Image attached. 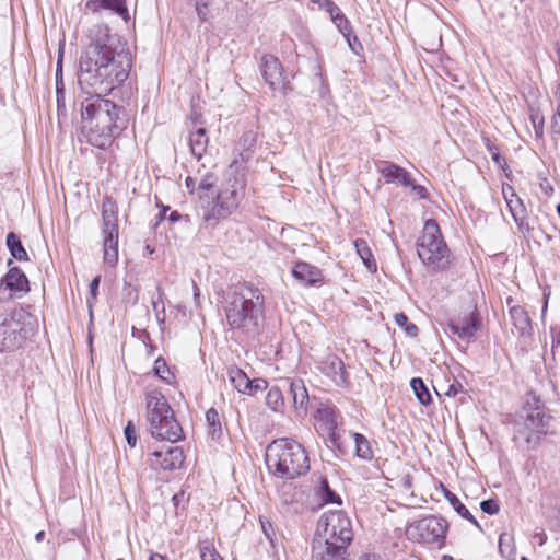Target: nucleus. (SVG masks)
I'll list each match as a JSON object with an SVG mask.
<instances>
[{"mask_svg": "<svg viewBox=\"0 0 560 560\" xmlns=\"http://www.w3.org/2000/svg\"><path fill=\"white\" fill-rule=\"evenodd\" d=\"M244 182L235 175H229L221 184L215 196L203 207L202 219L209 224H217L219 220L233 213L243 198Z\"/></svg>", "mask_w": 560, "mask_h": 560, "instance_id": "nucleus-7", "label": "nucleus"}, {"mask_svg": "<svg viewBox=\"0 0 560 560\" xmlns=\"http://www.w3.org/2000/svg\"><path fill=\"white\" fill-rule=\"evenodd\" d=\"M314 419L317 431L327 434L330 441L337 445L336 429L338 425V416L335 408L328 404H320L314 415Z\"/></svg>", "mask_w": 560, "mask_h": 560, "instance_id": "nucleus-15", "label": "nucleus"}, {"mask_svg": "<svg viewBox=\"0 0 560 560\" xmlns=\"http://www.w3.org/2000/svg\"><path fill=\"white\" fill-rule=\"evenodd\" d=\"M316 494L322 500L323 503H338L341 504L340 498L332 491L328 485L326 479L320 480V485L316 490Z\"/></svg>", "mask_w": 560, "mask_h": 560, "instance_id": "nucleus-36", "label": "nucleus"}, {"mask_svg": "<svg viewBox=\"0 0 560 560\" xmlns=\"http://www.w3.org/2000/svg\"><path fill=\"white\" fill-rule=\"evenodd\" d=\"M259 521L265 536L267 537L268 540L272 542L275 532L271 522L262 516H260Z\"/></svg>", "mask_w": 560, "mask_h": 560, "instance_id": "nucleus-45", "label": "nucleus"}, {"mask_svg": "<svg viewBox=\"0 0 560 560\" xmlns=\"http://www.w3.org/2000/svg\"><path fill=\"white\" fill-rule=\"evenodd\" d=\"M412 190L422 199H425L428 196H427V189L425 187L423 186H420V185H416L413 184V182L411 180V185H409Z\"/></svg>", "mask_w": 560, "mask_h": 560, "instance_id": "nucleus-54", "label": "nucleus"}, {"mask_svg": "<svg viewBox=\"0 0 560 560\" xmlns=\"http://www.w3.org/2000/svg\"><path fill=\"white\" fill-rule=\"evenodd\" d=\"M502 192L506 201L508 208L520 229L528 226L526 219V209L523 205L522 199L515 194L512 186H503Z\"/></svg>", "mask_w": 560, "mask_h": 560, "instance_id": "nucleus-18", "label": "nucleus"}, {"mask_svg": "<svg viewBox=\"0 0 560 560\" xmlns=\"http://www.w3.org/2000/svg\"><path fill=\"white\" fill-rule=\"evenodd\" d=\"M266 405L275 412H279L284 407V399L280 388L270 387L266 395Z\"/></svg>", "mask_w": 560, "mask_h": 560, "instance_id": "nucleus-34", "label": "nucleus"}, {"mask_svg": "<svg viewBox=\"0 0 560 560\" xmlns=\"http://www.w3.org/2000/svg\"><path fill=\"white\" fill-rule=\"evenodd\" d=\"M551 130L555 135H560V108L558 107L556 115L551 120Z\"/></svg>", "mask_w": 560, "mask_h": 560, "instance_id": "nucleus-49", "label": "nucleus"}, {"mask_svg": "<svg viewBox=\"0 0 560 560\" xmlns=\"http://www.w3.org/2000/svg\"><path fill=\"white\" fill-rule=\"evenodd\" d=\"M355 444V455L362 459L372 458V450L368 439L360 433H350Z\"/></svg>", "mask_w": 560, "mask_h": 560, "instance_id": "nucleus-33", "label": "nucleus"}, {"mask_svg": "<svg viewBox=\"0 0 560 560\" xmlns=\"http://www.w3.org/2000/svg\"><path fill=\"white\" fill-rule=\"evenodd\" d=\"M441 389L445 396L455 397L463 389V385L458 381L453 380L450 384L441 385Z\"/></svg>", "mask_w": 560, "mask_h": 560, "instance_id": "nucleus-41", "label": "nucleus"}, {"mask_svg": "<svg viewBox=\"0 0 560 560\" xmlns=\"http://www.w3.org/2000/svg\"><path fill=\"white\" fill-rule=\"evenodd\" d=\"M510 316L513 326L520 331L522 335L529 334L530 318L524 307L516 305L510 308Z\"/></svg>", "mask_w": 560, "mask_h": 560, "instance_id": "nucleus-24", "label": "nucleus"}, {"mask_svg": "<svg viewBox=\"0 0 560 560\" xmlns=\"http://www.w3.org/2000/svg\"><path fill=\"white\" fill-rule=\"evenodd\" d=\"M377 170L383 175L386 183H392L406 187L411 185L410 174L405 168L392 162L381 161L380 163H377Z\"/></svg>", "mask_w": 560, "mask_h": 560, "instance_id": "nucleus-19", "label": "nucleus"}, {"mask_svg": "<svg viewBox=\"0 0 560 560\" xmlns=\"http://www.w3.org/2000/svg\"><path fill=\"white\" fill-rule=\"evenodd\" d=\"M533 540L536 541L539 546H544L547 541V535L544 530L536 532L533 535Z\"/></svg>", "mask_w": 560, "mask_h": 560, "instance_id": "nucleus-53", "label": "nucleus"}, {"mask_svg": "<svg viewBox=\"0 0 560 560\" xmlns=\"http://www.w3.org/2000/svg\"><path fill=\"white\" fill-rule=\"evenodd\" d=\"M196 182H197V178H192V177L188 176V177L186 178V187H187L188 189H191V190H192V189L195 188Z\"/></svg>", "mask_w": 560, "mask_h": 560, "instance_id": "nucleus-58", "label": "nucleus"}, {"mask_svg": "<svg viewBox=\"0 0 560 560\" xmlns=\"http://www.w3.org/2000/svg\"><path fill=\"white\" fill-rule=\"evenodd\" d=\"M194 289H195L194 296H195V300L197 301L199 299V289L197 288V285L195 283H194Z\"/></svg>", "mask_w": 560, "mask_h": 560, "instance_id": "nucleus-62", "label": "nucleus"}, {"mask_svg": "<svg viewBox=\"0 0 560 560\" xmlns=\"http://www.w3.org/2000/svg\"><path fill=\"white\" fill-rule=\"evenodd\" d=\"M61 73H62V60H61V57H60L58 59V62H57L56 80H58L59 77L61 78ZM57 92H59V81H57Z\"/></svg>", "mask_w": 560, "mask_h": 560, "instance_id": "nucleus-57", "label": "nucleus"}, {"mask_svg": "<svg viewBox=\"0 0 560 560\" xmlns=\"http://www.w3.org/2000/svg\"><path fill=\"white\" fill-rule=\"evenodd\" d=\"M184 459V453L180 447L170 446L166 450L152 452L149 457V464L154 469L174 470L182 467Z\"/></svg>", "mask_w": 560, "mask_h": 560, "instance_id": "nucleus-13", "label": "nucleus"}, {"mask_svg": "<svg viewBox=\"0 0 560 560\" xmlns=\"http://www.w3.org/2000/svg\"><path fill=\"white\" fill-rule=\"evenodd\" d=\"M447 522L439 516L429 515L407 526L406 536L420 544L442 548L445 545Z\"/></svg>", "mask_w": 560, "mask_h": 560, "instance_id": "nucleus-10", "label": "nucleus"}, {"mask_svg": "<svg viewBox=\"0 0 560 560\" xmlns=\"http://www.w3.org/2000/svg\"><path fill=\"white\" fill-rule=\"evenodd\" d=\"M153 371H154V374L156 376H159L165 383H167V384L172 383L174 375L170 371L165 360H163L162 358H159L155 360Z\"/></svg>", "mask_w": 560, "mask_h": 560, "instance_id": "nucleus-38", "label": "nucleus"}, {"mask_svg": "<svg viewBox=\"0 0 560 560\" xmlns=\"http://www.w3.org/2000/svg\"><path fill=\"white\" fill-rule=\"evenodd\" d=\"M257 143V135L253 131H246L241 137L237 150L240 151V158L243 162H247L252 159Z\"/></svg>", "mask_w": 560, "mask_h": 560, "instance_id": "nucleus-26", "label": "nucleus"}, {"mask_svg": "<svg viewBox=\"0 0 560 560\" xmlns=\"http://www.w3.org/2000/svg\"><path fill=\"white\" fill-rule=\"evenodd\" d=\"M480 318L476 310L468 311L463 316L453 318L448 323V329L460 339H470L480 329Z\"/></svg>", "mask_w": 560, "mask_h": 560, "instance_id": "nucleus-14", "label": "nucleus"}, {"mask_svg": "<svg viewBox=\"0 0 560 560\" xmlns=\"http://www.w3.org/2000/svg\"><path fill=\"white\" fill-rule=\"evenodd\" d=\"M189 145L192 155L198 160L201 159L208 147V137L205 128H198L190 133Z\"/></svg>", "mask_w": 560, "mask_h": 560, "instance_id": "nucleus-25", "label": "nucleus"}, {"mask_svg": "<svg viewBox=\"0 0 560 560\" xmlns=\"http://www.w3.org/2000/svg\"><path fill=\"white\" fill-rule=\"evenodd\" d=\"M492 159H493L495 162H499V160H500V154H499V153H493V154H492Z\"/></svg>", "mask_w": 560, "mask_h": 560, "instance_id": "nucleus-63", "label": "nucleus"}, {"mask_svg": "<svg viewBox=\"0 0 560 560\" xmlns=\"http://www.w3.org/2000/svg\"><path fill=\"white\" fill-rule=\"evenodd\" d=\"M32 315L14 308L0 315V352L20 349L32 332Z\"/></svg>", "mask_w": 560, "mask_h": 560, "instance_id": "nucleus-8", "label": "nucleus"}, {"mask_svg": "<svg viewBox=\"0 0 560 560\" xmlns=\"http://www.w3.org/2000/svg\"><path fill=\"white\" fill-rule=\"evenodd\" d=\"M7 246L10 250L11 255L15 259H18V260H27L28 259V255H27L25 248L23 247L20 237L15 233L10 232L7 235Z\"/></svg>", "mask_w": 560, "mask_h": 560, "instance_id": "nucleus-30", "label": "nucleus"}, {"mask_svg": "<svg viewBox=\"0 0 560 560\" xmlns=\"http://www.w3.org/2000/svg\"><path fill=\"white\" fill-rule=\"evenodd\" d=\"M159 291H161L160 288H158ZM152 308L155 313V317L158 319V322L160 323H164L165 320V307H164V302L162 300V293L159 292V296L156 299H153L152 300Z\"/></svg>", "mask_w": 560, "mask_h": 560, "instance_id": "nucleus-40", "label": "nucleus"}, {"mask_svg": "<svg viewBox=\"0 0 560 560\" xmlns=\"http://www.w3.org/2000/svg\"><path fill=\"white\" fill-rule=\"evenodd\" d=\"M311 2L318 5L319 9L327 10L332 2V0H310Z\"/></svg>", "mask_w": 560, "mask_h": 560, "instance_id": "nucleus-56", "label": "nucleus"}, {"mask_svg": "<svg viewBox=\"0 0 560 560\" xmlns=\"http://www.w3.org/2000/svg\"><path fill=\"white\" fill-rule=\"evenodd\" d=\"M318 369L326 374L338 386L348 385V374L345 371V364L340 358L335 354H328L319 362Z\"/></svg>", "mask_w": 560, "mask_h": 560, "instance_id": "nucleus-16", "label": "nucleus"}, {"mask_svg": "<svg viewBox=\"0 0 560 560\" xmlns=\"http://www.w3.org/2000/svg\"><path fill=\"white\" fill-rule=\"evenodd\" d=\"M267 387V383L264 380H253L252 381V395H254L258 390H264Z\"/></svg>", "mask_w": 560, "mask_h": 560, "instance_id": "nucleus-51", "label": "nucleus"}, {"mask_svg": "<svg viewBox=\"0 0 560 560\" xmlns=\"http://www.w3.org/2000/svg\"><path fill=\"white\" fill-rule=\"evenodd\" d=\"M506 540H512V537L505 533L501 534L499 537V549L501 553H504V544L506 542Z\"/></svg>", "mask_w": 560, "mask_h": 560, "instance_id": "nucleus-55", "label": "nucleus"}, {"mask_svg": "<svg viewBox=\"0 0 560 560\" xmlns=\"http://www.w3.org/2000/svg\"><path fill=\"white\" fill-rule=\"evenodd\" d=\"M261 75L271 90L287 94L291 88L278 58L272 55H264L260 67Z\"/></svg>", "mask_w": 560, "mask_h": 560, "instance_id": "nucleus-12", "label": "nucleus"}, {"mask_svg": "<svg viewBox=\"0 0 560 560\" xmlns=\"http://www.w3.org/2000/svg\"><path fill=\"white\" fill-rule=\"evenodd\" d=\"M411 388L415 392L418 400L422 405H429L432 400L431 394L427 387V385L423 383V381L419 377H415L410 382Z\"/></svg>", "mask_w": 560, "mask_h": 560, "instance_id": "nucleus-35", "label": "nucleus"}, {"mask_svg": "<svg viewBox=\"0 0 560 560\" xmlns=\"http://www.w3.org/2000/svg\"><path fill=\"white\" fill-rule=\"evenodd\" d=\"M326 11L329 13V15H330L331 20H336L338 16H340L341 14H343V13L341 12V10L339 9V7H337V5L334 3V1L330 3L329 8H328Z\"/></svg>", "mask_w": 560, "mask_h": 560, "instance_id": "nucleus-52", "label": "nucleus"}, {"mask_svg": "<svg viewBox=\"0 0 560 560\" xmlns=\"http://www.w3.org/2000/svg\"><path fill=\"white\" fill-rule=\"evenodd\" d=\"M79 59L78 82L90 97L81 105L83 131L100 149L109 147L127 127L124 108L102 97L120 86L129 77L132 58L127 42L103 23L92 25Z\"/></svg>", "mask_w": 560, "mask_h": 560, "instance_id": "nucleus-1", "label": "nucleus"}, {"mask_svg": "<svg viewBox=\"0 0 560 560\" xmlns=\"http://www.w3.org/2000/svg\"><path fill=\"white\" fill-rule=\"evenodd\" d=\"M289 389L298 415H305L307 412L308 393L304 382L300 378L291 380L289 383Z\"/></svg>", "mask_w": 560, "mask_h": 560, "instance_id": "nucleus-21", "label": "nucleus"}, {"mask_svg": "<svg viewBox=\"0 0 560 560\" xmlns=\"http://www.w3.org/2000/svg\"><path fill=\"white\" fill-rule=\"evenodd\" d=\"M196 11L201 21H207L208 19V3L203 0H200L196 4Z\"/></svg>", "mask_w": 560, "mask_h": 560, "instance_id": "nucleus-48", "label": "nucleus"}, {"mask_svg": "<svg viewBox=\"0 0 560 560\" xmlns=\"http://www.w3.org/2000/svg\"><path fill=\"white\" fill-rule=\"evenodd\" d=\"M2 287L11 292V298H21L30 290L26 276L18 267L9 269L7 275L1 280L0 288Z\"/></svg>", "mask_w": 560, "mask_h": 560, "instance_id": "nucleus-17", "label": "nucleus"}, {"mask_svg": "<svg viewBox=\"0 0 560 560\" xmlns=\"http://www.w3.org/2000/svg\"><path fill=\"white\" fill-rule=\"evenodd\" d=\"M417 252L423 265L433 272L448 269L453 261L440 226L433 219L425 221L422 234L417 242Z\"/></svg>", "mask_w": 560, "mask_h": 560, "instance_id": "nucleus-5", "label": "nucleus"}, {"mask_svg": "<svg viewBox=\"0 0 560 560\" xmlns=\"http://www.w3.org/2000/svg\"><path fill=\"white\" fill-rule=\"evenodd\" d=\"M180 218V214L177 212V211H173L171 212V214L168 215V220L171 222H175V221H178Z\"/></svg>", "mask_w": 560, "mask_h": 560, "instance_id": "nucleus-59", "label": "nucleus"}, {"mask_svg": "<svg viewBox=\"0 0 560 560\" xmlns=\"http://www.w3.org/2000/svg\"><path fill=\"white\" fill-rule=\"evenodd\" d=\"M480 509L483 513L494 515L499 512L500 506L495 500H485L480 503Z\"/></svg>", "mask_w": 560, "mask_h": 560, "instance_id": "nucleus-44", "label": "nucleus"}, {"mask_svg": "<svg viewBox=\"0 0 560 560\" xmlns=\"http://www.w3.org/2000/svg\"><path fill=\"white\" fill-rule=\"evenodd\" d=\"M145 407L148 429L153 438L172 443L183 438V429L175 418L174 410L161 392H149L145 396Z\"/></svg>", "mask_w": 560, "mask_h": 560, "instance_id": "nucleus-4", "label": "nucleus"}, {"mask_svg": "<svg viewBox=\"0 0 560 560\" xmlns=\"http://www.w3.org/2000/svg\"><path fill=\"white\" fill-rule=\"evenodd\" d=\"M444 495L450 504L454 508V510L464 518L468 520L476 527L480 528L477 520L471 515L468 509L459 501V499L450 490L444 489Z\"/></svg>", "mask_w": 560, "mask_h": 560, "instance_id": "nucleus-29", "label": "nucleus"}, {"mask_svg": "<svg viewBox=\"0 0 560 560\" xmlns=\"http://www.w3.org/2000/svg\"><path fill=\"white\" fill-rule=\"evenodd\" d=\"M354 247H355L357 254L362 259V261H363L364 266L368 268V270L371 272H375L377 270V264L373 257L371 248L368 245V242L363 238H357L354 241Z\"/></svg>", "mask_w": 560, "mask_h": 560, "instance_id": "nucleus-27", "label": "nucleus"}, {"mask_svg": "<svg viewBox=\"0 0 560 560\" xmlns=\"http://www.w3.org/2000/svg\"><path fill=\"white\" fill-rule=\"evenodd\" d=\"M44 537H45V533H44V532H39V533H37V534H36V536H35V538H36V540H37V541L43 540V539H44Z\"/></svg>", "mask_w": 560, "mask_h": 560, "instance_id": "nucleus-61", "label": "nucleus"}, {"mask_svg": "<svg viewBox=\"0 0 560 560\" xmlns=\"http://www.w3.org/2000/svg\"><path fill=\"white\" fill-rule=\"evenodd\" d=\"M442 560H453V557L448 556V555H444L442 557Z\"/></svg>", "mask_w": 560, "mask_h": 560, "instance_id": "nucleus-64", "label": "nucleus"}, {"mask_svg": "<svg viewBox=\"0 0 560 560\" xmlns=\"http://www.w3.org/2000/svg\"><path fill=\"white\" fill-rule=\"evenodd\" d=\"M266 465L275 476L294 479L308 471L310 459L299 442L284 438L275 440L268 445Z\"/></svg>", "mask_w": 560, "mask_h": 560, "instance_id": "nucleus-3", "label": "nucleus"}, {"mask_svg": "<svg viewBox=\"0 0 560 560\" xmlns=\"http://www.w3.org/2000/svg\"><path fill=\"white\" fill-rule=\"evenodd\" d=\"M125 436H126L128 445L130 447H135L137 444L138 435H137L135 425L130 421L125 427Z\"/></svg>", "mask_w": 560, "mask_h": 560, "instance_id": "nucleus-42", "label": "nucleus"}, {"mask_svg": "<svg viewBox=\"0 0 560 560\" xmlns=\"http://www.w3.org/2000/svg\"><path fill=\"white\" fill-rule=\"evenodd\" d=\"M149 560H164V557L160 553H152Z\"/></svg>", "mask_w": 560, "mask_h": 560, "instance_id": "nucleus-60", "label": "nucleus"}, {"mask_svg": "<svg viewBox=\"0 0 560 560\" xmlns=\"http://www.w3.org/2000/svg\"><path fill=\"white\" fill-rule=\"evenodd\" d=\"M292 276L302 284L311 285L316 283L322 278L320 270L307 262L300 261L292 268Z\"/></svg>", "mask_w": 560, "mask_h": 560, "instance_id": "nucleus-22", "label": "nucleus"}, {"mask_svg": "<svg viewBox=\"0 0 560 560\" xmlns=\"http://www.w3.org/2000/svg\"><path fill=\"white\" fill-rule=\"evenodd\" d=\"M206 421L208 424V432L212 440L219 439L222 434V424L219 412L214 408H210L206 412Z\"/></svg>", "mask_w": 560, "mask_h": 560, "instance_id": "nucleus-31", "label": "nucleus"}, {"mask_svg": "<svg viewBox=\"0 0 560 560\" xmlns=\"http://www.w3.org/2000/svg\"><path fill=\"white\" fill-rule=\"evenodd\" d=\"M199 552L201 560H223L215 548L208 541H203L199 545Z\"/></svg>", "mask_w": 560, "mask_h": 560, "instance_id": "nucleus-39", "label": "nucleus"}, {"mask_svg": "<svg viewBox=\"0 0 560 560\" xmlns=\"http://www.w3.org/2000/svg\"><path fill=\"white\" fill-rule=\"evenodd\" d=\"M317 535L327 538L330 545L345 550L353 538L351 521L342 511H330L320 516Z\"/></svg>", "mask_w": 560, "mask_h": 560, "instance_id": "nucleus-9", "label": "nucleus"}, {"mask_svg": "<svg viewBox=\"0 0 560 560\" xmlns=\"http://www.w3.org/2000/svg\"><path fill=\"white\" fill-rule=\"evenodd\" d=\"M330 541L323 536H318L313 540L312 558L313 560H337L340 558L346 550L338 548L335 545H330Z\"/></svg>", "mask_w": 560, "mask_h": 560, "instance_id": "nucleus-20", "label": "nucleus"}, {"mask_svg": "<svg viewBox=\"0 0 560 560\" xmlns=\"http://www.w3.org/2000/svg\"><path fill=\"white\" fill-rule=\"evenodd\" d=\"M530 120L537 138H541L544 135V117L539 114L530 115Z\"/></svg>", "mask_w": 560, "mask_h": 560, "instance_id": "nucleus-43", "label": "nucleus"}, {"mask_svg": "<svg viewBox=\"0 0 560 560\" xmlns=\"http://www.w3.org/2000/svg\"><path fill=\"white\" fill-rule=\"evenodd\" d=\"M229 380L232 385L242 394L252 395V380L236 366H232L228 371Z\"/></svg>", "mask_w": 560, "mask_h": 560, "instance_id": "nucleus-23", "label": "nucleus"}, {"mask_svg": "<svg viewBox=\"0 0 560 560\" xmlns=\"http://www.w3.org/2000/svg\"><path fill=\"white\" fill-rule=\"evenodd\" d=\"M102 234L104 262L114 267L118 261V219L117 206L109 199L102 205Z\"/></svg>", "mask_w": 560, "mask_h": 560, "instance_id": "nucleus-11", "label": "nucleus"}, {"mask_svg": "<svg viewBox=\"0 0 560 560\" xmlns=\"http://www.w3.org/2000/svg\"><path fill=\"white\" fill-rule=\"evenodd\" d=\"M264 295L254 284L244 282L234 285L225 298L228 325L245 334H256L264 314Z\"/></svg>", "mask_w": 560, "mask_h": 560, "instance_id": "nucleus-2", "label": "nucleus"}, {"mask_svg": "<svg viewBox=\"0 0 560 560\" xmlns=\"http://www.w3.org/2000/svg\"><path fill=\"white\" fill-rule=\"evenodd\" d=\"M395 324L405 330V334L409 337H417L419 329L410 323L408 317L404 313H397L394 316Z\"/></svg>", "mask_w": 560, "mask_h": 560, "instance_id": "nucleus-37", "label": "nucleus"}, {"mask_svg": "<svg viewBox=\"0 0 560 560\" xmlns=\"http://www.w3.org/2000/svg\"><path fill=\"white\" fill-rule=\"evenodd\" d=\"M332 22L336 24V26L338 27V30L343 34L346 35L348 32H350L351 27H350V23L349 21L347 20V18L341 14L340 16H338L336 20H332Z\"/></svg>", "mask_w": 560, "mask_h": 560, "instance_id": "nucleus-47", "label": "nucleus"}, {"mask_svg": "<svg viewBox=\"0 0 560 560\" xmlns=\"http://www.w3.org/2000/svg\"><path fill=\"white\" fill-rule=\"evenodd\" d=\"M86 8L91 11H97L100 8L110 9L119 15L127 14L125 0H89Z\"/></svg>", "mask_w": 560, "mask_h": 560, "instance_id": "nucleus-28", "label": "nucleus"}, {"mask_svg": "<svg viewBox=\"0 0 560 560\" xmlns=\"http://www.w3.org/2000/svg\"><path fill=\"white\" fill-rule=\"evenodd\" d=\"M217 179L218 178L213 173H207L200 178L198 182V190L199 198L201 200L207 199L210 201V199L213 197V194H210V191L214 188Z\"/></svg>", "mask_w": 560, "mask_h": 560, "instance_id": "nucleus-32", "label": "nucleus"}, {"mask_svg": "<svg viewBox=\"0 0 560 560\" xmlns=\"http://www.w3.org/2000/svg\"><path fill=\"white\" fill-rule=\"evenodd\" d=\"M533 400L534 405L527 401L514 428V440L527 448H535L540 443L548 432L551 420V416L539 399L533 397Z\"/></svg>", "mask_w": 560, "mask_h": 560, "instance_id": "nucleus-6", "label": "nucleus"}, {"mask_svg": "<svg viewBox=\"0 0 560 560\" xmlns=\"http://www.w3.org/2000/svg\"><path fill=\"white\" fill-rule=\"evenodd\" d=\"M101 276L95 277L90 283V294L93 300L96 299Z\"/></svg>", "mask_w": 560, "mask_h": 560, "instance_id": "nucleus-50", "label": "nucleus"}, {"mask_svg": "<svg viewBox=\"0 0 560 560\" xmlns=\"http://www.w3.org/2000/svg\"><path fill=\"white\" fill-rule=\"evenodd\" d=\"M332 22L336 24V26L338 27V30L343 34L346 35L348 32H350L351 27H350V23L349 21L347 20V18L341 14L340 16H338L336 20H332Z\"/></svg>", "mask_w": 560, "mask_h": 560, "instance_id": "nucleus-46", "label": "nucleus"}]
</instances>
